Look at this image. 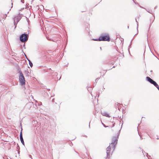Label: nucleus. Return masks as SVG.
<instances>
[{
  "mask_svg": "<svg viewBox=\"0 0 159 159\" xmlns=\"http://www.w3.org/2000/svg\"><path fill=\"white\" fill-rule=\"evenodd\" d=\"M23 47H24V48L25 49V44H24V45H23Z\"/></svg>",
  "mask_w": 159,
  "mask_h": 159,
  "instance_id": "obj_34",
  "label": "nucleus"
},
{
  "mask_svg": "<svg viewBox=\"0 0 159 159\" xmlns=\"http://www.w3.org/2000/svg\"><path fill=\"white\" fill-rule=\"evenodd\" d=\"M22 128H21V131L20 133V139H23V135H22Z\"/></svg>",
  "mask_w": 159,
  "mask_h": 159,
  "instance_id": "obj_12",
  "label": "nucleus"
},
{
  "mask_svg": "<svg viewBox=\"0 0 159 159\" xmlns=\"http://www.w3.org/2000/svg\"><path fill=\"white\" fill-rule=\"evenodd\" d=\"M8 12H9V11H8V12H7V14H5V16H6L5 18H6V17L7 16V14L8 13Z\"/></svg>",
  "mask_w": 159,
  "mask_h": 159,
  "instance_id": "obj_27",
  "label": "nucleus"
},
{
  "mask_svg": "<svg viewBox=\"0 0 159 159\" xmlns=\"http://www.w3.org/2000/svg\"><path fill=\"white\" fill-rule=\"evenodd\" d=\"M32 103H31V102L28 103L26 104V106H28V105L29 106V105H32Z\"/></svg>",
  "mask_w": 159,
  "mask_h": 159,
  "instance_id": "obj_18",
  "label": "nucleus"
},
{
  "mask_svg": "<svg viewBox=\"0 0 159 159\" xmlns=\"http://www.w3.org/2000/svg\"><path fill=\"white\" fill-rule=\"evenodd\" d=\"M17 70L18 73L20 74L19 76V80L20 84L21 85H24L25 84V81L23 74L20 67H18Z\"/></svg>",
  "mask_w": 159,
  "mask_h": 159,
  "instance_id": "obj_3",
  "label": "nucleus"
},
{
  "mask_svg": "<svg viewBox=\"0 0 159 159\" xmlns=\"http://www.w3.org/2000/svg\"><path fill=\"white\" fill-rule=\"evenodd\" d=\"M120 130L117 133V136H114L112 139V142L110 144L111 145V147L113 149V151H114L115 149L117 143L118 139L119 138V136L120 133Z\"/></svg>",
  "mask_w": 159,
  "mask_h": 159,
  "instance_id": "obj_2",
  "label": "nucleus"
},
{
  "mask_svg": "<svg viewBox=\"0 0 159 159\" xmlns=\"http://www.w3.org/2000/svg\"><path fill=\"white\" fill-rule=\"evenodd\" d=\"M93 40L95 41H107L110 40V38L109 34L107 33H104L101 34L99 38L96 39H93Z\"/></svg>",
  "mask_w": 159,
  "mask_h": 159,
  "instance_id": "obj_1",
  "label": "nucleus"
},
{
  "mask_svg": "<svg viewBox=\"0 0 159 159\" xmlns=\"http://www.w3.org/2000/svg\"><path fill=\"white\" fill-rule=\"evenodd\" d=\"M115 123H114V124H113L112 125V127L114 126H115Z\"/></svg>",
  "mask_w": 159,
  "mask_h": 159,
  "instance_id": "obj_30",
  "label": "nucleus"
},
{
  "mask_svg": "<svg viewBox=\"0 0 159 159\" xmlns=\"http://www.w3.org/2000/svg\"><path fill=\"white\" fill-rule=\"evenodd\" d=\"M151 72H152V70H151Z\"/></svg>",
  "mask_w": 159,
  "mask_h": 159,
  "instance_id": "obj_45",
  "label": "nucleus"
},
{
  "mask_svg": "<svg viewBox=\"0 0 159 159\" xmlns=\"http://www.w3.org/2000/svg\"><path fill=\"white\" fill-rule=\"evenodd\" d=\"M96 113H98V112L97 111H95V112L94 113V115H95V116H96Z\"/></svg>",
  "mask_w": 159,
  "mask_h": 159,
  "instance_id": "obj_22",
  "label": "nucleus"
},
{
  "mask_svg": "<svg viewBox=\"0 0 159 159\" xmlns=\"http://www.w3.org/2000/svg\"><path fill=\"white\" fill-rule=\"evenodd\" d=\"M146 156L148 157V159H150L151 156L150 155H148V154L147 153H146Z\"/></svg>",
  "mask_w": 159,
  "mask_h": 159,
  "instance_id": "obj_16",
  "label": "nucleus"
},
{
  "mask_svg": "<svg viewBox=\"0 0 159 159\" xmlns=\"http://www.w3.org/2000/svg\"><path fill=\"white\" fill-rule=\"evenodd\" d=\"M147 36H148V34H147Z\"/></svg>",
  "mask_w": 159,
  "mask_h": 159,
  "instance_id": "obj_48",
  "label": "nucleus"
},
{
  "mask_svg": "<svg viewBox=\"0 0 159 159\" xmlns=\"http://www.w3.org/2000/svg\"><path fill=\"white\" fill-rule=\"evenodd\" d=\"M156 136H157V139H159V138H158V136L157 135Z\"/></svg>",
  "mask_w": 159,
  "mask_h": 159,
  "instance_id": "obj_29",
  "label": "nucleus"
},
{
  "mask_svg": "<svg viewBox=\"0 0 159 159\" xmlns=\"http://www.w3.org/2000/svg\"><path fill=\"white\" fill-rule=\"evenodd\" d=\"M22 49V52H23V53H24V54H25V56L27 59L28 60V61H30L26 56V55L25 54V53L24 52V51H23V50H22V48H21Z\"/></svg>",
  "mask_w": 159,
  "mask_h": 159,
  "instance_id": "obj_15",
  "label": "nucleus"
},
{
  "mask_svg": "<svg viewBox=\"0 0 159 159\" xmlns=\"http://www.w3.org/2000/svg\"><path fill=\"white\" fill-rule=\"evenodd\" d=\"M102 114L104 116H105L107 117H109L110 116L109 114L107 113V112H102Z\"/></svg>",
  "mask_w": 159,
  "mask_h": 159,
  "instance_id": "obj_7",
  "label": "nucleus"
},
{
  "mask_svg": "<svg viewBox=\"0 0 159 159\" xmlns=\"http://www.w3.org/2000/svg\"><path fill=\"white\" fill-rule=\"evenodd\" d=\"M28 38L29 34H26L25 33L22 34L19 37L20 40L22 42H26L28 40Z\"/></svg>",
  "mask_w": 159,
  "mask_h": 159,
  "instance_id": "obj_4",
  "label": "nucleus"
},
{
  "mask_svg": "<svg viewBox=\"0 0 159 159\" xmlns=\"http://www.w3.org/2000/svg\"><path fill=\"white\" fill-rule=\"evenodd\" d=\"M154 19H155V16L154 17V20H151V22L152 23L153 22V21L154 20Z\"/></svg>",
  "mask_w": 159,
  "mask_h": 159,
  "instance_id": "obj_23",
  "label": "nucleus"
},
{
  "mask_svg": "<svg viewBox=\"0 0 159 159\" xmlns=\"http://www.w3.org/2000/svg\"><path fill=\"white\" fill-rule=\"evenodd\" d=\"M30 73L29 71H25V75L26 77H29L30 76Z\"/></svg>",
  "mask_w": 159,
  "mask_h": 159,
  "instance_id": "obj_11",
  "label": "nucleus"
},
{
  "mask_svg": "<svg viewBox=\"0 0 159 159\" xmlns=\"http://www.w3.org/2000/svg\"><path fill=\"white\" fill-rule=\"evenodd\" d=\"M99 79V78H97V79H96V80H95V81H96V82H97V81L98 80V79Z\"/></svg>",
  "mask_w": 159,
  "mask_h": 159,
  "instance_id": "obj_25",
  "label": "nucleus"
},
{
  "mask_svg": "<svg viewBox=\"0 0 159 159\" xmlns=\"http://www.w3.org/2000/svg\"><path fill=\"white\" fill-rule=\"evenodd\" d=\"M47 38V39H48V40H51V39H49L48 38Z\"/></svg>",
  "mask_w": 159,
  "mask_h": 159,
  "instance_id": "obj_33",
  "label": "nucleus"
},
{
  "mask_svg": "<svg viewBox=\"0 0 159 159\" xmlns=\"http://www.w3.org/2000/svg\"><path fill=\"white\" fill-rule=\"evenodd\" d=\"M83 136L84 137H85L86 138H87V136H86V135H85Z\"/></svg>",
  "mask_w": 159,
  "mask_h": 159,
  "instance_id": "obj_32",
  "label": "nucleus"
},
{
  "mask_svg": "<svg viewBox=\"0 0 159 159\" xmlns=\"http://www.w3.org/2000/svg\"><path fill=\"white\" fill-rule=\"evenodd\" d=\"M21 19V17L20 16H16L14 18V21L18 23Z\"/></svg>",
  "mask_w": 159,
  "mask_h": 159,
  "instance_id": "obj_6",
  "label": "nucleus"
},
{
  "mask_svg": "<svg viewBox=\"0 0 159 159\" xmlns=\"http://www.w3.org/2000/svg\"><path fill=\"white\" fill-rule=\"evenodd\" d=\"M135 21L137 23V33L134 35V36H135L138 34V26H139V23H138V22L137 21L136 19H135Z\"/></svg>",
  "mask_w": 159,
  "mask_h": 159,
  "instance_id": "obj_9",
  "label": "nucleus"
},
{
  "mask_svg": "<svg viewBox=\"0 0 159 159\" xmlns=\"http://www.w3.org/2000/svg\"><path fill=\"white\" fill-rule=\"evenodd\" d=\"M29 157L31 158V159H33L32 157V156H31V155H29Z\"/></svg>",
  "mask_w": 159,
  "mask_h": 159,
  "instance_id": "obj_21",
  "label": "nucleus"
},
{
  "mask_svg": "<svg viewBox=\"0 0 159 159\" xmlns=\"http://www.w3.org/2000/svg\"><path fill=\"white\" fill-rule=\"evenodd\" d=\"M20 126H21V128H22V124H21V123H20Z\"/></svg>",
  "mask_w": 159,
  "mask_h": 159,
  "instance_id": "obj_35",
  "label": "nucleus"
},
{
  "mask_svg": "<svg viewBox=\"0 0 159 159\" xmlns=\"http://www.w3.org/2000/svg\"><path fill=\"white\" fill-rule=\"evenodd\" d=\"M114 67H115V66H114L113 68H114Z\"/></svg>",
  "mask_w": 159,
  "mask_h": 159,
  "instance_id": "obj_47",
  "label": "nucleus"
},
{
  "mask_svg": "<svg viewBox=\"0 0 159 159\" xmlns=\"http://www.w3.org/2000/svg\"><path fill=\"white\" fill-rule=\"evenodd\" d=\"M151 24H152V23H151V24L149 25V28H150V27H151Z\"/></svg>",
  "mask_w": 159,
  "mask_h": 159,
  "instance_id": "obj_36",
  "label": "nucleus"
},
{
  "mask_svg": "<svg viewBox=\"0 0 159 159\" xmlns=\"http://www.w3.org/2000/svg\"><path fill=\"white\" fill-rule=\"evenodd\" d=\"M89 128H90V123H89Z\"/></svg>",
  "mask_w": 159,
  "mask_h": 159,
  "instance_id": "obj_38",
  "label": "nucleus"
},
{
  "mask_svg": "<svg viewBox=\"0 0 159 159\" xmlns=\"http://www.w3.org/2000/svg\"><path fill=\"white\" fill-rule=\"evenodd\" d=\"M138 19H139V17H138Z\"/></svg>",
  "mask_w": 159,
  "mask_h": 159,
  "instance_id": "obj_44",
  "label": "nucleus"
},
{
  "mask_svg": "<svg viewBox=\"0 0 159 159\" xmlns=\"http://www.w3.org/2000/svg\"><path fill=\"white\" fill-rule=\"evenodd\" d=\"M61 77H60V78H59V80H60V79H61Z\"/></svg>",
  "mask_w": 159,
  "mask_h": 159,
  "instance_id": "obj_42",
  "label": "nucleus"
},
{
  "mask_svg": "<svg viewBox=\"0 0 159 159\" xmlns=\"http://www.w3.org/2000/svg\"><path fill=\"white\" fill-rule=\"evenodd\" d=\"M97 82L95 81V82L94 83V84L95 85H96Z\"/></svg>",
  "mask_w": 159,
  "mask_h": 159,
  "instance_id": "obj_26",
  "label": "nucleus"
},
{
  "mask_svg": "<svg viewBox=\"0 0 159 159\" xmlns=\"http://www.w3.org/2000/svg\"><path fill=\"white\" fill-rule=\"evenodd\" d=\"M17 23H18L17 22H16L15 21H14V25L15 26V28L16 27V26Z\"/></svg>",
  "mask_w": 159,
  "mask_h": 159,
  "instance_id": "obj_17",
  "label": "nucleus"
},
{
  "mask_svg": "<svg viewBox=\"0 0 159 159\" xmlns=\"http://www.w3.org/2000/svg\"><path fill=\"white\" fill-rule=\"evenodd\" d=\"M54 98H53L52 99V102H54Z\"/></svg>",
  "mask_w": 159,
  "mask_h": 159,
  "instance_id": "obj_31",
  "label": "nucleus"
},
{
  "mask_svg": "<svg viewBox=\"0 0 159 159\" xmlns=\"http://www.w3.org/2000/svg\"><path fill=\"white\" fill-rule=\"evenodd\" d=\"M141 7L142 8V7ZM143 8H144V9H145V10H146V11L148 12H149V13L151 14H152L154 17V14L152 13V10H147L145 8H143Z\"/></svg>",
  "mask_w": 159,
  "mask_h": 159,
  "instance_id": "obj_8",
  "label": "nucleus"
},
{
  "mask_svg": "<svg viewBox=\"0 0 159 159\" xmlns=\"http://www.w3.org/2000/svg\"><path fill=\"white\" fill-rule=\"evenodd\" d=\"M100 49H101V50H102V48H101V47H100Z\"/></svg>",
  "mask_w": 159,
  "mask_h": 159,
  "instance_id": "obj_41",
  "label": "nucleus"
},
{
  "mask_svg": "<svg viewBox=\"0 0 159 159\" xmlns=\"http://www.w3.org/2000/svg\"><path fill=\"white\" fill-rule=\"evenodd\" d=\"M157 7V6H156L155 7H154V9H156Z\"/></svg>",
  "mask_w": 159,
  "mask_h": 159,
  "instance_id": "obj_28",
  "label": "nucleus"
},
{
  "mask_svg": "<svg viewBox=\"0 0 159 159\" xmlns=\"http://www.w3.org/2000/svg\"><path fill=\"white\" fill-rule=\"evenodd\" d=\"M27 21L28 22V23H29V20H28V19L27 20Z\"/></svg>",
  "mask_w": 159,
  "mask_h": 159,
  "instance_id": "obj_37",
  "label": "nucleus"
},
{
  "mask_svg": "<svg viewBox=\"0 0 159 159\" xmlns=\"http://www.w3.org/2000/svg\"><path fill=\"white\" fill-rule=\"evenodd\" d=\"M12 4H12V3H11V4H12L11 7H12Z\"/></svg>",
  "mask_w": 159,
  "mask_h": 159,
  "instance_id": "obj_40",
  "label": "nucleus"
},
{
  "mask_svg": "<svg viewBox=\"0 0 159 159\" xmlns=\"http://www.w3.org/2000/svg\"><path fill=\"white\" fill-rule=\"evenodd\" d=\"M102 125H103V126H104V127H108V126H106L105 125V124H104L103 123H102Z\"/></svg>",
  "mask_w": 159,
  "mask_h": 159,
  "instance_id": "obj_19",
  "label": "nucleus"
},
{
  "mask_svg": "<svg viewBox=\"0 0 159 159\" xmlns=\"http://www.w3.org/2000/svg\"><path fill=\"white\" fill-rule=\"evenodd\" d=\"M17 145L18 146V147H19V146H18V144H17Z\"/></svg>",
  "mask_w": 159,
  "mask_h": 159,
  "instance_id": "obj_43",
  "label": "nucleus"
},
{
  "mask_svg": "<svg viewBox=\"0 0 159 159\" xmlns=\"http://www.w3.org/2000/svg\"><path fill=\"white\" fill-rule=\"evenodd\" d=\"M134 1V0H133Z\"/></svg>",
  "mask_w": 159,
  "mask_h": 159,
  "instance_id": "obj_49",
  "label": "nucleus"
},
{
  "mask_svg": "<svg viewBox=\"0 0 159 159\" xmlns=\"http://www.w3.org/2000/svg\"><path fill=\"white\" fill-rule=\"evenodd\" d=\"M111 150V147H110V145L107 148V157L106 158L109 159L110 157V154L111 155L112 154V152L111 153L110 151Z\"/></svg>",
  "mask_w": 159,
  "mask_h": 159,
  "instance_id": "obj_5",
  "label": "nucleus"
},
{
  "mask_svg": "<svg viewBox=\"0 0 159 159\" xmlns=\"http://www.w3.org/2000/svg\"><path fill=\"white\" fill-rule=\"evenodd\" d=\"M127 28H128V29H129V26H127Z\"/></svg>",
  "mask_w": 159,
  "mask_h": 159,
  "instance_id": "obj_39",
  "label": "nucleus"
},
{
  "mask_svg": "<svg viewBox=\"0 0 159 159\" xmlns=\"http://www.w3.org/2000/svg\"><path fill=\"white\" fill-rule=\"evenodd\" d=\"M21 2L23 3L24 2V0H21Z\"/></svg>",
  "mask_w": 159,
  "mask_h": 159,
  "instance_id": "obj_24",
  "label": "nucleus"
},
{
  "mask_svg": "<svg viewBox=\"0 0 159 159\" xmlns=\"http://www.w3.org/2000/svg\"><path fill=\"white\" fill-rule=\"evenodd\" d=\"M142 152H143V155H144V157H145V155H144V152L145 153V152L144 151H143V150H142Z\"/></svg>",
  "mask_w": 159,
  "mask_h": 159,
  "instance_id": "obj_20",
  "label": "nucleus"
},
{
  "mask_svg": "<svg viewBox=\"0 0 159 159\" xmlns=\"http://www.w3.org/2000/svg\"><path fill=\"white\" fill-rule=\"evenodd\" d=\"M29 64L30 66L31 67H32L33 66V64L32 63V62L31 61H29Z\"/></svg>",
  "mask_w": 159,
  "mask_h": 159,
  "instance_id": "obj_13",
  "label": "nucleus"
},
{
  "mask_svg": "<svg viewBox=\"0 0 159 159\" xmlns=\"http://www.w3.org/2000/svg\"><path fill=\"white\" fill-rule=\"evenodd\" d=\"M122 127V125H121V129Z\"/></svg>",
  "mask_w": 159,
  "mask_h": 159,
  "instance_id": "obj_46",
  "label": "nucleus"
},
{
  "mask_svg": "<svg viewBox=\"0 0 159 159\" xmlns=\"http://www.w3.org/2000/svg\"><path fill=\"white\" fill-rule=\"evenodd\" d=\"M20 139L21 142V143L23 145H25V143H24V142L23 139H23Z\"/></svg>",
  "mask_w": 159,
  "mask_h": 159,
  "instance_id": "obj_14",
  "label": "nucleus"
},
{
  "mask_svg": "<svg viewBox=\"0 0 159 159\" xmlns=\"http://www.w3.org/2000/svg\"><path fill=\"white\" fill-rule=\"evenodd\" d=\"M134 36H134V37L131 40L130 43V44H129V48H128V51H129V54H130V52H129V48H131V45H132V41L133 40Z\"/></svg>",
  "mask_w": 159,
  "mask_h": 159,
  "instance_id": "obj_10",
  "label": "nucleus"
}]
</instances>
